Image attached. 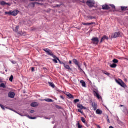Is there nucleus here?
Here are the masks:
<instances>
[{
	"mask_svg": "<svg viewBox=\"0 0 128 128\" xmlns=\"http://www.w3.org/2000/svg\"><path fill=\"white\" fill-rule=\"evenodd\" d=\"M102 74H105L106 76H108V78H110V74L108 72L106 71V70H102Z\"/></svg>",
	"mask_w": 128,
	"mask_h": 128,
	"instance_id": "nucleus-24",
	"label": "nucleus"
},
{
	"mask_svg": "<svg viewBox=\"0 0 128 128\" xmlns=\"http://www.w3.org/2000/svg\"><path fill=\"white\" fill-rule=\"evenodd\" d=\"M83 110H88V108L86 107V106H84L83 107Z\"/></svg>",
	"mask_w": 128,
	"mask_h": 128,
	"instance_id": "nucleus-60",
	"label": "nucleus"
},
{
	"mask_svg": "<svg viewBox=\"0 0 128 128\" xmlns=\"http://www.w3.org/2000/svg\"><path fill=\"white\" fill-rule=\"evenodd\" d=\"M44 120H52V118H48V117H44Z\"/></svg>",
	"mask_w": 128,
	"mask_h": 128,
	"instance_id": "nucleus-56",
	"label": "nucleus"
},
{
	"mask_svg": "<svg viewBox=\"0 0 128 128\" xmlns=\"http://www.w3.org/2000/svg\"><path fill=\"white\" fill-rule=\"evenodd\" d=\"M112 62L113 64H118V60L116 59V58H114L112 60Z\"/></svg>",
	"mask_w": 128,
	"mask_h": 128,
	"instance_id": "nucleus-38",
	"label": "nucleus"
},
{
	"mask_svg": "<svg viewBox=\"0 0 128 128\" xmlns=\"http://www.w3.org/2000/svg\"><path fill=\"white\" fill-rule=\"evenodd\" d=\"M14 108H10L9 110H11L12 112H14Z\"/></svg>",
	"mask_w": 128,
	"mask_h": 128,
	"instance_id": "nucleus-61",
	"label": "nucleus"
},
{
	"mask_svg": "<svg viewBox=\"0 0 128 128\" xmlns=\"http://www.w3.org/2000/svg\"><path fill=\"white\" fill-rule=\"evenodd\" d=\"M64 94L68 96V100H74V96L72 94L70 93V92H65Z\"/></svg>",
	"mask_w": 128,
	"mask_h": 128,
	"instance_id": "nucleus-7",
	"label": "nucleus"
},
{
	"mask_svg": "<svg viewBox=\"0 0 128 128\" xmlns=\"http://www.w3.org/2000/svg\"><path fill=\"white\" fill-rule=\"evenodd\" d=\"M92 106L93 108L94 112H96L98 109V104L96 102L92 103Z\"/></svg>",
	"mask_w": 128,
	"mask_h": 128,
	"instance_id": "nucleus-16",
	"label": "nucleus"
},
{
	"mask_svg": "<svg viewBox=\"0 0 128 128\" xmlns=\"http://www.w3.org/2000/svg\"><path fill=\"white\" fill-rule=\"evenodd\" d=\"M54 108H57V110H64V108H62V106H60L58 104H55Z\"/></svg>",
	"mask_w": 128,
	"mask_h": 128,
	"instance_id": "nucleus-31",
	"label": "nucleus"
},
{
	"mask_svg": "<svg viewBox=\"0 0 128 128\" xmlns=\"http://www.w3.org/2000/svg\"><path fill=\"white\" fill-rule=\"evenodd\" d=\"M110 7H111L112 10H116V7L114 4H109Z\"/></svg>",
	"mask_w": 128,
	"mask_h": 128,
	"instance_id": "nucleus-34",
	"label": "nucleus"
},
{
	"mask_svg": "<svg viewBox=\"0 0 128 128\" xmlns=\"http://www.w3.org/2000/svg\"><path fill=\"white\" fill-rule=\"evenodd\" d=\"M100 36L99 37L98 36H93L91 39V41L95 46H98V44H100Z\"/></svg>",
	"mask_w": 128,
	"mask_h": 128,
	"instance_id": "nucleus-4",
	"label": "nucleus"
},
{
	"mask_svg": "<svg viewBox=\"0 0 128 128\" xmlns=\"http://www.w3.org/2000/svg\"><path fill=\"white\" fill-rule=\"evenodd\" d=\"M42 30L41 27L34 26L31 28L32 32H38V30Z\"/></svg>",
	"mask_w": 128,
	"mask_h": 128,
	"instance_id": "nucleus-13",
	"label": "nucleus"
},
{
	"mask_svg": "<svg viewBox=\"0 0 128 128\" xmlns=\"http://www.w3.org/2000/svg\"><path fill=\"white\" fill-rule=\"evenodd\" d=\"M43 50L46 52L47 56H50L53 58V59H52L53 62L56 64H58L59 62L60 64H63L64 68L68 70V72H74V70L70 68V66L68 65V64L66 61H64V62H62L60 60L58 57H57L56 56L54 55V53L52 52V50H50L48 48H44L43 49Z\"/></svg>",
	"mask_w": 128,
	"mask_h": 128,
	"instance_id": "nucleus-1",
	"label": "nucleus"
},
{
	"mask_svg": "<svg viewBox=\"0 0 128 128\" xmlns=\"http://www.w3.org/2000/svg\"><path fill=\"white\" fill-rule=\"evenodd\" d=\"M44 12H46V14H50V12H52L51 8H48V10H44Z\"/></svg>",
	"mask_w": 128,
	"mask_h": 128,
	"instance_id": "nucleus-41",
	"label": "nucleus"
},
{
	"mask_svg": "<svg viewBox=\"0 0 128 128\" xmlns=\"http://www.w3.org/2000/svg\"><path fill=\"white\" fill-rule=\"evenodd\" d=\"M80 84H81L82 88H86V81L84 80H81L80 81Z\"/></svg>",
	"mask_w": 128,
	"mask_h": 128,
	"instance_id": "nucleus-18",
	"label": "nucleus"
},
{
	"mask_svg": "<svg viewBox=\"0 0 128 128\" xmlns=\"http://www.w3.org/2000/svg\"><path fill=\"white\" fill-rule=\"evenodd\" d=\"M19 116H20L24 117V116H26V114H24L22 113H21L20 112H19V114H18Z\"/></svg>",
	"mask_w": 128,
	"mask_h": 128,
	"instance_id": "nucleus-46",
	"label": "nucleus"
},
{
	"mask_svg": "<svg viewBox=\"0 0 128 128\" xmlns=\"http://www.w3.org/2000/svg\"><path fill=\"white\" fill-rule=\"evenodd\" d=\"M26 117L29 118V120H34L38 118V116H30L28 114H26ZM38 118H42V116H38Z\"/></svg>",
	"mask_w": 128,
	"mask_h": 128,
	"instance_id": "nucleus-12",
	"label": "nucleus"
},
{
	"mask_svg": "<svg viewBox=\"0 0 128 128\" xmlns=\"http://www.w3.org/2000/svg\"><path fill=\"white\" fill-rule=\"evenodd\" d=\"M82 24H83V26H90V23L82 22Z\"/></svg>",
	"mask_w": 128,
	"mask_h": 128,
	"instance_id": "nucleus-44",
	"label": "nucleus"
},
{
	"mask_svg": "<svg viewBox=\"0 0 128 128\" xmlns=\"http://www.w3.org/2000/svg\"><path fill=\"white\" fill-rule=\"evenodd\" d=\"M89 80V84H90V86L91 87L92 86H94V85L92 84V82L90 81V80Z\"/></svg>",
	"mask_w": 128,
	"mask_h": 128,
	"instance_id": "nucleus-53",
	"label": "nucleus"
},
{
	"mask_svg": "<svg viewBox=\"0 0 128 128\" xmlns=\"http://www.w3.org/2000/svg\"><path fill=\"white\" fill-rule=\"evenodd\" d=\"M10 62L12 64H16V62L14 60H10Z\"/></svg>",
	"mask_w": 128,
	"mask_h": 128,
	"instance_id": "nucleus-51",
	"label": "nucleus"
},
{
	"mask_svg": "<svg viewBox=\"0 0 128 128\" xmlns=\"http://www.w3.org/2000/svg\"><path fill=\"white\" fill-rule=\"evenodd\" d=\"M84 124H85V126L88 128H90V124H88L86 122L84 123Z\"/></svg>",
	"mask_w": 128,
	"mask_h": 128,
	"instance_id": "nucleus-52",
	"label": "nucleus"
},
{
	"mask_svg": "<svg viewBox=\"0 0 128 128\" xmlns=\"http://www.w3.org/2000/svg\"><path fill=\"white\" fill-rule=\"evenodd\" d=\"M39 106L40 104L38 103V102H33L30 104V106H32V108H35Z\"/></svg>",
	"mask_w": 128,
	"mask_h": 128,
	"instance_id": "nucleus-11",
	"label": "nucleus"
},
{
	"mask_svg": "<svg viewBox=\"0 0 128 128\" xmlns=\"http://www.w3.org/2000/svg\"><path fill=\"white\" fill-rule=\"evenodd\" d=\"M36 112V111L34 110H31L30 111V114H34Z\"/></svg>",
	"mask_w": 128,
	"mask_h": 128,
	"instance_id": "nucleus-57",
	"label": "nucleus"
},
{
	"mask_svg": "<svg viewBox=\"0 0 128 128\" xmlns=\"http://www.w3.org/2000/svg\"><path fill=\"white\" fill-rule=\"evenodd\" d=\"M90 24V26H92V24H96V23L95 22H92Z\"/></svg>",
	"mask_w": 128,
	"mask_h": 128,
	"instance_id": "nucleus-64",
	"label": "nucleus"
},
{
	"mask_svg": "<svg viewBox=\"0 0 128 128\" xmlns=\"http://www.w3.org/2000/svg\"><path fill=\"white\" fill-rule=\"evenodd\" d=\"M80 102V99H75L74 100V104H78V102Z\"/></svg>",
	"mask_w": 128,
	"mask_h": 128,
	"instance_id": "nucleus-39",
	"label": "nucleus"
},
{
	"mask_svg": "<svg viewBox=\"0 0 128 128\" xmlns=\"http://www.w3.org/2000/svg\"><path fill=\"white\" fill-rule=\"evenodd\" d=\"M78 112H80V114H82V116H86V114H84L83 110L79 109L78 110Z\"/></svg>",
	"mask_w": 128,
	"mask_h": 128,
	"instance_id": "nucleus-35",
	"label": "nucleus"
},
{
	"mask_svg": "<svg viewBox=\"0 0 128 128\" xmlns=\"http://www.w3.org/2000/svg\"><path fill=\"white\" fill-rule=\"evenodd\" d=\"M86 4L90 8H98V6H94V4H96V1L94 0H87Z\"/></svg>",
	"mask_w": 128,
	"mask_h": 128,
	"instance_id": "nucleus-5",
	"label": "nucleus"
},
{
	"mask_svg": "<svg viewBox=\"0 0 128 128\" xmlns=\"http://www.w3.org/2000/svg\"><path fill=\"white\" fill-rule=\"evenodd\" d=\"M23 2H24V4H28V0H24Z\"/></svg>",
	"mask_w": 128,
	"mask_h": 128,
	"instance_id": "nucleus-62",
	"label": "nucleus"
},
{
	"mask_svg": "<svg viewBox=\"0 0 128 128\" xmlns=\"http://www.w3.org/2000/svg\"><path fill=\"white\" fill-rule=\"evenodd\" d=\"M62 92H63V94H64L66 92L62 91L59 89L58 91H57V94H62Z\"/></svg>",
	"mask_w": 128,
	"mask_h": 128,
	"instance_id": "nucleus-43",
	"label": "nucleus"
},
{
	"mask_svg": "<svg viewBox=\"0 0 128 128\" xmlns=\"http://www.w3.org/2000/svg\"><path fill=\"white\" fill-rule=\"evenodd\" d=\"M18 30H20V26H17L16 28L14 30H13L14 32H16V34H18V32H20V31H18Z\"/></svg>",
	"mask_w": 128,
	"mask_h": 128,
	"instance_id": "nucleus-29",
	"label": "nucleus"
},
{
	"mask_svg": "<svg viewBox=\"0 0 128 128\" xmlns=\"http://www.w3.org/2000/svg\"><path fill=\"white\" fill-rule=\"evenodd\" d=\"M36 8V5L34 4V2L30 3L28 6H27V8Z\"/></svg>",
	"mask_w": 128,
	"mask_h": 128,
	"instance_id": "nucleus-17",
	"label": "nucleus"
},
{
	"mask_svg": "<svg viewBox=\"0 0 128 128\" xmlns=\"http://www.w3.org/2000/svg\"><path fill=\"white\" fill-rule=\"evenodd\" d=\"M0 4L2 6H6V1H4V0L0 1Z\"/></svg>",
	"mask_w": 128,
	"mask_h": 128,
	"instance_id": "nucleus-32",
	"label": "nucleus"
},
{
	"mask_svg": "<svg viewBox=\"0 0 128 128\" xmlns=\"http://www.w3.org/2000/svg\"><path fill=\"white\" fill-rule=\"evenodd\" d=\"M92 90L94 96L97 98L98 100H100L102 96L100 95V91H98V88L96 86L93 85L92 86Z\"/></svg>",
	"mask_w": 128,
	"mask_h": 128,
	"instance_id": "nucleus-3",
	"label": "nucleus"
},
{
	"mask_svg": "<svg viewBox=\"0 0 128 128\" xmlns=\"http://www.w3.org/2000/svg\"><path fill=\"white\" fill-rule=\"evenodd\" d=\"M8 98H16V93L12 91L10 92L8 94Z\"/></svg>",
	"mask_w": 128,
	"mask_h": 128,
	"instance_id": "nucleus-8",
	"label": "nucleus"
},
{
	"mask_svg": "<svg viewBox=\"0 0 128 128\" xmlns=\"http://www.w3.org/2000/svg\"><path fill=\"white\" fill-rule=\"evenodd\" d=\"M31 71H32V72H36V68L32 67L31 68Z\"/></svg>",
	"mask_w": 128,
	"mask_h": 128,
	"instance_id": "nucleus-49",
	"label": "nucleus"
},
{
	"mask_svg": "<svg viewBox=\"0 0 128 128\" xmlns=\"http://www.w3.org/2000/svg\"><path fill=\"white\" fill-rule=\"evenodd\" d=\"M20 14V10H12V16H16L18 14Z\"/></svg>",
	"mask_w": 128,
	"mask_h": 128,
	"instance_id": "nucleus-10",
	"label": "nucleus"
},
{
	"mask_svg": "<svg viewBox=\"0 0 128 128\" xmlns=\"http://www.w3.org/2000/svg\"><path fill=\"white\" fill-rule=\"evenodd\" d=\"M14 77L13 75H11L10 76L9 78L10 82H14Z\"/></svg>",
	"mask_w": 128,
	"mask_h": 128,
	"instance_id": "nucleus-36",
	"label": "nucleus"
},
{
	"mask_svg": "<svg viewBox=\"0 0 128 128\" xmlns=\"http://www.w3.org/2000/svg\"><path fill=\"white\" fill-rule=\"evenodd\" d=\"M72 62L74 64H75V65L78 66V60L76 59V58H74L72 60Z\"/></svg>",
	"mask_w": 128,
	"mask_h": 128,
	"instance_id": "nucleus-27",
	"label": "nucleus"
},
{
	"mask_svg": "<svg viewBox=\"0 0 128 128\" xmlns=\"http://www.w3.org/2000/svg\"><path fill=\"white\" fill-rule=\"evenodd\" d=\"M120 8L123 12H126V10H128V6H121Z\"/></svg>",
	"mask_w": 128,
	"mask_h": 128,
	"instance_id": "nucleus-25",
	"label": "nucleus"
},
{
	"mask_svg": "<svg viewBox=\"0 0 128 128\" xmlns=\"http://www.w3.org/2000/svg\"><path fill=\"white\" fill-rule=\"evenodd\" d=\"M44 102H54V100L52 99H50V98H46L44 100H42L41 102H44Z\"/></svg>",
	"mask_w": 128,
	"mask_h": 128,
	"instance_id": "nucleus-14",
	"label": "nucleus"
},
{
	"mask_svg": "<svg viewBox=\"0 0 128 128\" xmlns=\"http://www.w3.org/2000/svg\"><path fill=\"white\" fill-rule=\"evenodd\" d=\"M124 36V34L122 32L119 31L118 32H115L114 34H112L111 36V38H110V40H113L118 38H122ZM110 40V38L108 36L106 35H104L102 38L101 40H100V44H102V42L107 40L108 42Z\"/></svg>",
	"mask_w": 128,
	"mask_h": 128,
	"instance_id": "nucleus-2",
	"label": "nucleus"
},
{
	"mask_svg": "<svg viewBox=\"0 0 128 128\" xmlns=\"http://www.w3.org/2000/svg\"><path fill=\"white\" fill-rule=\"evenodd\" d=\"M76 126L78 128H82V126L80 125V124L79 122H77Z\"/></svg>",
	"mask_w": 128,
	"mask_h": 128,
	"instance_id": "nucleus-37",
	"label": "nucleus"
},
{
	"mask_svg": "<svg viewBox=\"0 0 128 128\" xmlns=\"http://www.w3.org/2000/svg\"><path fill=\"white\" fill-rule=\"evenodd\" d=\"M116 118L117 122L118 121L120 120V118H118V115H116Z\"/></svg>",
	"mask_w": 128,
	"mask_h": 128,
	"instance_id": "nucleus-63",
	"label": "nucleus"
},
{
	"mask_svg": "<svg viewBox=\"0 0 128 128\" xmlns=\"http://www.w3.org/2000/svg\"><path fill=\"white\" fill-rule=\"evenodd\" d=\"M5 16H12V10H10L9 12H4Z\"/></svg>",
	"mask_w": 128,
	"mask_h": 128,
	"instance_id": "nucleus-22",
	"label": "nucleus"
},
{
	"mask_svg": "<svg viewBox=\"0 0 128 128\" xmlns=\"http://www.w3.org/2000/svg\"><path fill=\"white\" fill-rule=\"evenodd\" d=\"M0 106L2 108V110H6V106H4L2 104H0Z\"/></svg>",
	"mask_w": 128,
	"mask_h": 128,
	"instance_id": "nucleus-40",
	"label": "nucleus"
},
{
	"mask_svg": "<svg viewBox=\"0 0 128 128\" xmlns=\"http://www.w3.org/2000/svg\"><path fill=\"white\" fill-rule=\"evenodd\" d=\"M6 6H11L12 4H10V2H6Z\"/></svg>",
	"mask_w": 128,
	"mask_h": 128,
	"instance_id": "nucleus-54",
	"label": "nucleus"
},
{
	"mask_svg": "<svg viewBox=\"0 0 128 128\" xmlns=\"http://www.w3.org/2000/svg\"><path fill=\"white\" fill-rule=\"evenodd\" d=\"M109 66L111 68H116V66H118V64H114L109 63Z\"/></svg>",
	"mask_w": 128,
	"mask_h": 128,
	"instance_id": "nucleus-19",
	"label": "nucleus"
},
{
	"mask_svg": "<svg viewBox=\"0 0 128 128\" xmlns=\"http://www.w3.org/2000/svg\"><path fill=\"white\" fill-rule=\"evenodd\" d=\"M60 98L62 100H64V97L62 95H61Z\"/></svg>",
	"mask_w": 128,
	"mask_h": 128,
	"instance_id": "nucleus-58",
	"label": "nucleus"
},
{
	"mask_svg": "<svg viewBox=\"0 0 128 128\" xmlns=\"http://www.w3.org/2000/svg\"><path fill=\"white\" fill-rule=\"evenodd\" d=\"M62 4H64L62 3H60L59 4H56L54 6V8H60V6H62Z\"/></svg>",
	"mask_w": 128,
	"mask_h": 128,
	"instance_id": "nucleus-30",
	"label": "nucleus"
},
{
	"mask_svg": "<svg viewBox=\"0 0 128 128\" xmlns=\"http://www.w3.org/2000/svg\"><path fill=\"white\" fill-rule=\"evenodd\" d=\"M96 111V114H98V116L102 114V110H100V109H97Z\"/></svg>",
	"mask_w": 128,
	"mask_h": 128,
	"instance_id": "nucleus-21",
	"label": "nucleus"
},
{
	"mask_svg": "<svg viewBox=\"0 0 128 128\" xmlns=\"http://www.w3.org/2000/svg\"><path fill=\"white\" fill-rule=\"evenodd\" d=\"M14 112H15L16 114H20V112L16 110V109L14 110Z\"/></svg>",
	"mask_w": 128,
	"mask_h": 128,
	"instance_id": "nucleus-55",
	"label": "nucleus"
},
{
	"mask_svg": "<svg viewBox=\"0 0 128 128\" xmlns=\"http://www.w3.org/2000/svg\"><path fill=\"white\" fill-rule=\"evenodd\" d=\"M117 122L118 124H120L121 126H124V123L122 122V120H118V121H117Z\"/></svg>",
	"mask_w": 128,
	"mask_h": 128,
	"instance_id": "nucleus-28",
	"label": "nucleus"
},
{
	"mask_svg": "<svg viewBox=\"0 0 128 128\" xmlns=\"http://www.w3.org/2000/svg\"><path fill=\"white\" fill-rule=\"evenodd\" d=\"M106 120L108 124H110V117H108V116H106Z\"/></svg>",
	"mask_w": 128,
	"mask_h": 128,
	"instance_id": "nucleus-47",
	"label": "nucleus"
},
{
	"mask_svg": "<svg viewBox=\"0 0 128 128\" xmlns=\"http://www.w3.org/2000/svg\"><path fill=\"white\" fill-rule=\"evenodd\" d=\"M77 66L80 74H84L86 76H88V75H86V72L82 68V61H80V62H78Z\"/></svg>",
	"mask_w": 128,
	"mask_h": 128,
	"instance_id": "nucleus-6",
	"label": "nucleus"
},
{
	"mask_svg": "<svg viewBox=\"0 0 128 128\" xmlns=\"http://www.w3.org/2000/svg\"><path fill=\"white\" fill-rule=\"evenodd\" d=\"M18 34H19L20 36H26V32L19 31Z\"/></svg>",
	"mask_w": 128,
	"mask_h": 128,
	"instance_id": "nucleus-15",
	"label": "nucleus"
},
{
	"mask_svg": "<svg viewBox=\"0 0 128 128\" xmlns=\"http://www.w3.org/2000/svg\"><path fill=\"white\" fill-rule=\"evenodd\" d=\"M110 4H105L104 5H102V10H110Z\"/></svg>",
	"mask_w": 128,
	"mask_h": 128,
	"instance_id": "nucleus-9",
	"label": "nucleus"
},
{
	"mask_svg": "<svg viewBox=\"0 0 128 128\" xmlns=\"http://www.w3.org/2000/svg\"><path fill=\"white\" fill-rule=\"evenodd\" d=\"M87 18L88 20H96V18H96V16H88Z\"/></svg>",
	"mask_w": 128,
	"mask_h": 128,
	"instance_id": "nucleus-26",
	"label": "nucleus"
},
{
	"mask_svg": "<svg viewBox=\"0 0 128 128\" xmlns=\"http://www.w3.org/2000/svg\"><path fill=\"white\" fill-rule=\"evenodd\" d=\"M81 120L83 122V124H86V120L84 117H81Z\"/></svg>",
	"mask_w": 128,
	"mask_h": 128,
	"instance_id": "nucleus-42",
	"label": "nucleus"
},
{
	"mask_svg": "<svg viewBox=\"0 0 128 128\" xmlns=\"http://www.w3.org/2000/svg\"><path fill=\"white\" fill-rule=\"evenodd\" d=\"M34 4H35V6H42V3H40L38 2H34Z\"/></svg>",
	"mask_w": 128,
	"mask_h": 128,
	"instance_id": "nucleus-45",
	"label": "nucleus"
},
{
	"mask_svg": "<svg viewBox=\"0 0 128 128\" xmlns=\"http://www.w3.org/2000/svg\"><path fill=\"white\" fill-rule=\"evenodd\" d=\"M126 112H128V109L126 107H124V108L123 112L125 114Z\"/></svg>",
	"mask_w": 128,
	"mask_h": 128,
	"instance_id": "nucleus-48",
	"label": "nucleus"
},
{
	"mask_svg": "<svg viewBox=\"0 0 128 128\" xmlns=\"http://www.w3.org/2000/svg\"><path fill=\"white\" fill-rule=\"evenodd\" d=\"M67 102L70 104L71 106H72V102H70V100H67Z\"/></svg>",
	"mask_w": 128,
	"mask_h": 128,
	"instance_id": "nucleus-59",
	"label": "nucleus"
},
{
	"mask_svg": "<svg viewBox=\"0 0 128 128\" xmlns=\"http://www.w3.org/2000/svg\"><path fill=\"white\" fill-rule=\"evenodd\" d=\"M75 28H76V30H82V26H78L77 27H75Z\"/></svg>",
	"mask_w": 128,
	"mask_h": 128,
	"instance_id": "nucleus-50",
	"label": "nucleus"
},
{
	"mask_svg": "<svg viewBox=\"0 0 128 128\" xmlns=\"http://www.w3.org/2000/svg\"><path fill=\"white\" fill-rule=\"evenodd\" d=\"M84 105L80 104H77V108H80V110H84Z\"/></svg>",
	"mask_w": 128,
	"mask_h": 128,
	"instance_id": "nucleus-20",
	"label": "nucleus"
},
{
	"mask_svg": "<svg viewBox=\"0 0 128 128\" xmlns=\"http://www.w3.org/2000/svg\"><path fill=\"white\" fill-rule=\"evenodd\" d=\"M48 84H49V86H50V88H56V85L54 82H48Z\"/></svg>",
	"mask_w": 128,
	"mask_h": 128,
	"instance_id": "nucleus-23",
	"label": "nucleus"
},
{
	"mask_svg": "<svg viewBox=\"0 0 128 128\" xmlns=\"http://www.w3.org/2000/svg\"><path fill=\"white\" fill-rule=\"evenodd\" d=\"M0 88H6V84L4 83L0 84Z\"/></svg>",
	"mask_w": 128,
	"mask_h": 128,
	"instance_id": "nucleus-33",
	"label": "nucleus"
}]
</instances>
